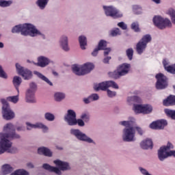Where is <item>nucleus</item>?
Listing matches in <instances>:
<instances>
[{
    "mask_svg": "<svg viewBox=\"0 0 175 175\" xmlns=\"http://www.w3.org/2000/svg\"><path fill=\"white\" fill-rule=\"evenodd\" d=\"M3 131L7 133H0V155L4 152H13L10 148H12V142L10 139H20V135L16 133V128L12 123L7 124Z\"/></svg>",
    "mask_w": 175,
    "mask_h": 175,
    "instance_id": "1",
    "label": "nucleus"
},
{
    "mask_svg": "<svg viewBox=\"0 0 175 175\" xmlns=\"http://www.w3.org/2000/svg\"><path fill=\"white\" fill-rule=\"evenodd\" d=\"M12 33H20L23 35V36H36V35H40V31H39L35 26L25 23L23 25H18L14 27L12 29Z\"/></svg>",
    "mask_w": 175,
    "mask_h": 175,
    "instance_id": "2",
    "label": "nucleus"
},
{
    "mask_svg": "<svg viewBox=\"0 0 175 175\" xmlns=\"http://www.w3.org/2000/svg\"><path fill=\"white\" fill-rule=\"evenodd\" d=\"M120 124L126 126V129L123 131V140L124 142H133L135 140V129L132 126H129L131 122L129 121H122Z\"/></svg>",
    "mask_w": 175,
    "mask_h": 175,
    "instance_id": "3",
    "label": "nucleus"
},
{
    "mask_svg": "<svg viewBox=\"0 0 175 175\" xmlns=\"http://www.w3.org/2000/svg\"><path fill=\"white\" fill-rule=\"evenodd\" d=\"M95 68L92 63H86L81 66H79L77 64L72 66V72L77 75V76H84V75H88L91 70Z\"/></svg>",
    "mask_w": 175,
    "mask_h": 175,
    "instance_id": "4",
    "label": "nucleus"
},
{
    "mask_svg": "<svg viewBox=\"0 0 175 175\" xmlns=\"http://www.w3.org/2000/svg\"><path fill=\"white\" fill-rule=\"evenodd\" d=\"M65 122L70 126L79 125V126H84V121L81 119H76V112L72 109H68L66 116L64 117Z\"/></svg>",
    "mask_w": 175,
    "mask_h": 175,
    "instance_id": "5",
    "label": "nucleus"
},
{
    "mask_svg": "<svg viewBox=\"0 0 175 175\" xmlns=\"http://www.w3.org/2000/svg\"><path fill=\"white\" fill-rule=\"evenodd\" d=\"M151 36L150 34H146L142 37V38L136 44V51L137 54L142 55L144 51H146V49H147V44L150 43L152 40Z\"/></svg>",
    "mask_w": 175,
    "mask_h": 175,
    "instance_id": "6",
    "label": "nucleus"
},
{
    "mask_svg": "<svg viewBox=\"0 0 175 175\" xmlns=\"http://www.w3.org/2000/svg\"><path fill=\"white\" fill-rule=\"evenodd\" d=\"M153 24L159 29L172 27V22L168 18H163L162 16H156L153 18Z\"/></svg>",
    "mask_w": 175,
    "mask_h": 175,
    "instance_id": "7",
    "label": "nucleus"
},
{
    "mask_svg": "<svg viewBox=\"0 0 175 175\" xmlns=\"http://www.w3.org/2000/svg\"><path fill=\"white\" fill-rule=\"evenodd\" d=\"M103 10L107 17H112V18H121L123 14L116 7L112 5H103Z\"/></svg>",
    "mask_w": 175,
    "mask_h": 175,
    "instance_id": "8",
    "label": "nucleus"
},
{
    "mask_svg": "<svg viewBox=\"0 0 175 175\" xmlns=\"http://www.w3.org/2000/svg\"><path fill=\"white\" fill-rule=\"evenodd\" d=\"M1 102L3 105L2 114L4 120H13V118L14 117V112H13L12 110L10 109V105H9L8 101H6L5 98H2L1 100Z\"/></svg>",
    "mask_w": 175,
    "mask_h": 175,
    "instance_id": "9",
    "label": "nucleus"
},
{
    "mask_svg": "<svg viewBox=\"0 0 175 175\" xmlns=\"http://www.w3.org/2000/svg\"><path fill=\"white\" fill-rule=\"evenodd\" d=\"M155 78L157 80L156 83L157 90H165V88H167V77L165 75L159 73L156 75Z\"/></svg>",
    "mask_w": 175,
    "mask_h": 175,
    "instance_id": "10",
    "label": "nucleus"
},
{
    "mask_svg": "<svg viewBox=\"0 0 175 175\" xmlns=\"http://www.w3.org/2000/svg\"><path fill=\"white\" fill-rule=\"evenodd\" d=\"M36 84L31 83L29 84V89L26 92V102L28 103H36V99L35 98V92H36Z\"/></svg>",
    "mask_w": 175,
    "mask_h": 175,
    "instance_id": "11",
    "label": "nucleus"
},
{
    "mask_svg": "<svg viewBox=\"0 0 175 175\" xmlns=\"http://www.w3.org/2000/svg\"><path fill=\"white\" fill-rule=\"evenodd\" d=\"M110 87L115 88V90H118V85L113 81L102 82L98 85H94V88L96 91H106Z\"/></svg>",
    "mask_w": 175,
    "mask_h": 175,
    "instance_id": "12",
    "label": "nucleus"
},
{
    "mask_svg": "<svg viewBox=\"0 0 175 175\" xmlns=\"http://www.w3.org/2000/svg\"><path fill=\"white\" fill-rule=\"evenodd\" d=\"M133 110L137 114H140V113L143 114H150V113L152 111V107L150 105H134Z\"/></svg>",
    "mask_w": 175,
    "mask_h": 175,
    "instance_id": "13",
    "label": "nucleus"
},
{
    "mask_svg": "<svg viewBox=\"0 0 175 175\" xmlns=\"http://www.w3.org/2000/svg\"><path fill=\"white\" fill-rule=\"evenodd\" d=\"M70 133L75 136L78 140H81V142H86L87 143H92L94 142L91 138L88 137L87 135L79 129H71Z\"/></svg>",
    "mask_w": 175,
    "mask_h": 175,
    "instance_id": "14",
    "label": "nucleus"
},
{
    "mask_svg": "<svg viewBox=\"0 0 175 175\" xmlns=\"http://www.w3.org/2000/svg\"><path fill=\"white\" fill-rule=\"evenodd\" d=\"M16 68L18 75L22 76L25 80H29V79L32 77V72L27 68H24L23 66H21L18 63L16 64Z\"/></svg>",
    "mask_w": 175,
    "mask_h": 175,
    "instance_id": "15",
    "label": "nucleus"
},
{
    "mask_svg": "<svg viewBox=\"0 0 175 175\" xmlns=\"http://www.w3.org/2000/svg\"><path fill=\"white\" fill-rule=\"evenodd\" d=\"M166 125H167V121L165 120H157L156 122H152L150 124V128L151 129H163Z\"/></svg>",
    "mask_w": 175,
    "mask_h": 175,
    "instance_id": "16",
    "label": "nucleus"
},
{
    "mask_svg": "<svg viewBox=\"0 0 175 175\" xmlns=\"http://www.w3.org/2000/svg\"><path fill=\"white\" fill-rule=\"evenodd\" d=\"M106 49H107V42L105 40H100L98 42V47L92 53V55H93V57H96L99 51L106 50Z\"/></svg>",
    "mask_w": 175,
    "mask_h": 175,
    "instance_id": "17",
    "label": "nucleus"
},
{
    "mask_svg": "<svg viewBox=\"0 0 175 175\" xmlns=\"http://www.w3.org/2000/svg\"><path fill=\"white\" fill-rule=\"evenodd\" d=\"M27 131H31V129H36V128H39L40 129H42L44 132L49 130L47 126H44V124L42 123H36V124H32L29 122L26 123Z\"/></svg>",
    "mask_w": 175,
    "mask_h": 175,
    "instance_id": "18",
    "label": "nucleus"
},
{
    "mask_svg": "<svg viewBox=\"0 0 175 175\" xmlns=\"http://www.w3.org/2000/svg\"><path fill=\"white\" fill-rule=\"evenodd\" d=\"M118 70L120 71L122 76H125V75L129 73V70H131V65L127 63H124L118 67Z\"/></svg>",
    "mask_w": 175,
    "mask_h": 175,
    "instance_id": "19",
    "label": "nucleus"
},
{
    "mask_svg": "<svg viewBox=\"0 0 175 175\" xmlns=\"http://www.w3.org/2000/svg\"><path fill=\"white\" fill-rule=\"evenodd\" d=\"M53 163L56 165V166H58V167L60 169V170H69L70 169V167L69 166V163L65 161H62L60 160H55L53 161Z\"/></svg>",
    "mask_w": 175,
    "mask_h": 175,
    "instance_id": "20",
    "label": "nucleus"
},
{
    "mask_svg": "<svg viewBox=\"0 0 175 175\" xmlns=\"http://www.w3.org/2000/svg\"><path fill=\"white\" fill-rule=\"evenodd\" d=\"M42 167L45 170H48L49 172H52L53 173H55L56 174H58V175L62 174L60 169H59L57 167H53V166L50 165L49 164L44 163L42 165Z\"/></svg>",
    "mask_w": 175,
    "mask_h": 175,
    "instance_id": "21",
    "label": "nucleus"
},
{
    "mask_svg": "<svg viewBox=\"0 0 175 175\" xmlns=\"http://www.w3.org/2000/svg\"><path fill=\"white\" fill-rule=\"evenodd\" d=\"M49 64H50V60H49L47 57L41 56L38 58V63H37L38 66H40V68H44L47 66Z\"/></svg>",
    "mask_w": 175,
    "mask_h": 175,
    "instance_id": "22",
    "label": "nucleus"
},
{
    "mask_svg": "<svg viewBox=\"0 0 175 175\" xmlns=\"http://www.w3.org/2000/svg\"><path fill=\"white\" fill-rule=\"evenodd\" d=\"M141 148L143 150H148V148H152V140L150 139H146L144 141H142L140 144Z\"/></svg>",
    "mask_w": 175,
    "mask_h": 175,
    "instance_id": "23",
    "label": "nucleus"
},
{
    "mask_svg": "<svg viewBox=\"0 0 175 175\" xmlns=\"http://www.w3.org/2000/svg\"><path fill=\"white\" fill-rule=\"evenodd\" d=\"M38 153L40 155H44L45 157H52L53 152L50 150V149L46 147L39 148L38 149Z\"/></svg>",
    "mask_w": 175,
    "mask_h": 175,
    "instance_id": "24",
    "label": "nucleus"
},
{
    "mask_svg": "<svg viewBox=\"0 0 175 175\" xmlns=\"http://www.w3.org/2000/svg\"><path fill=\"white\" fill-rule=\"evenodd\" d=\"M164 106H174L175 105V96L170 95L163 102Z\"/></svg>",
    "mask_w": 175,
    "mask_h": 175,
    "instance_id": "25",
    "label": "nucleus"
},
{
    "mask_svg": "<svg viewBox=\"0 0 175 175\" xmlns=\"http://www.w3.org/2000/svg\"><path fill=\"white\" fill-rule=\"evenodd\" d=\"M22 81L23 80L20 77L15 76L13 78L12 83L18 92H19L18 87H20Z\"/></svg>",
    "mask_w": 175,
    "mask_h": 175,
    "instance_id": "26",
    "label": "nucleus"
},
{
    "mask_svg": "<svg viewBox=\"0 0 175 175\" xmlns=\"http://www.w3.org/2000/svg\"><path fill=\"white\" fill-rule=\"evenodd\" d=\"M79 42L81 50H85V46H87V38L84 36H80Z\"/></svg>",
    "mask_w": 175,
    "mask_h": 175,
    "instance_id": "27",
    "label": "nucleus"
},
{
    "mask_svg": "<svg viewBox=\"0 0 175 175\" xmlns=\"http://www.w3.org/2000/svg\"><path fill=\"white\" fill-rule=\"evenodd\" d=\"M61 46L64 51H68L69 47L68 46V37L63 36L60 40Z\"/></svg>",
    "mask_w": 175,
    "mask_h": 175,
    "instance_id": "28",
    "label": "nucleus"
},
{
    "mask_svg": "<svg viewBox=\"0 0 175 175\" xmlns=\"http://www.w3.org/2000/svg\"><path fill=\"white\" fill-rule=\"evenodd\" d=\"M109 77H111V79H115L116 80L117 79H120L122 75L120 70H118V68H117V70L109 72Z\"/></svg>",
    "mask_w": 175,
    "mask_h": 175,
    "instance_id": "29",
    "label": "nucleus"
},
{
    "mask_svg": "<svg viewBox=\"0 0 175 175\" xmlns=\"http://www.w3.org/2000/svg\"><path fill=\"white\" fill-rule=\"evenodd\" d=\"M35 75H36L38 76V77L41 79V80H43V81H45V83H46L49 85H53V83H51V81H50L49 78L46 77V76L43 75L42 73H40L39 72H36Z\"/></svg>",
    "mask_w": 175,
    "mask_h": 175,
    "instance_id": "30",
    "label": "nucleus"
},
{
    "mask_svg": "<svg viewBox=\"0 0 175 175\" xmlns=\"http://www.w3.org/2000/svg\"><path fill=\"white\" fill-rule=\"evenodd\" d=\"M3 174L4 175L9 174L10 173H12V171L13 170V167H10V165L5 164L3 165L2 167Z\"/></svg>",
    "mask_w": 175,
    "mask_h": 175,
    "instance_id": "31",
    "label": "nucleus"
},
{
    "mask_svg": "<svg viewBox=\"0 0 175 175\" xmlns=\"http://www.w3.org/2000/svg\"><path fill=\"white\" fill-rule=\"evenodd\" d=\"M49 3V0H38L37 5L40 8V9L43 10Z\"/></svg>",
    "mask_w": 175,
    "mask_h": 175,
    "instance_id": "32",
    "label": "nucleus"
},
{
    "mask_svg": "<svg viewBox=\"0 0 175 175\" xmlns=\"http://www.w3.org/2000/svg\"><path fill=\"white\" fill-rule=\"evenodd\" d=\"M62 99H65V94L61 92H57L55 94V100L57 102H61Z\"/></svg>",
    "mask_w": 175,
    "mask_h": 175,
    "instance_id": "33",
    "label": "nucleus"
},
{
    "mask_svg": "<svg viewBox=\"0 0 175 175\" xmlns=\"http://www.w3.org/2000/svg\"><path fill=\"white\" fill-rule=\"evenodd\" d=\"M167 14L170 16L172 22L175 25V10L172 8H170L167 11Z\"/></svg>",
    "mask_w": 175,
    "mask_h": 175,
    "instance_id": "34",
    "label": "nucleus"
},
{
    "mask_svg": "<svg viewBox=\"0 0 175 175\" xmlns=\"http://www.w3.org/2000/svg\"><path fill=\"white\" fill-rule=\"evenodd\" d=\"M165 113L167 116V117H170V118H172V120H175V111L165 109Z\"/></svg>",
    "mask_w": 175,
    "mask_h": 175,
    "instance_id": "35",
    "label": "nucleus"
},
{
    "mask_svg": "<svg viewBox=\"0 0 175 175\" xmlns=\"http://www.w3.org/2000/svg\"><path fill=\"white\" fill-rule=\"evenodd\" d=\"M12 3H13L12 1H0L1 8H8V6H10Z\"/></svg>",
    "mask_w": 175,
    "mask_h": 175,
    "instance_id": "36",
    "label": "nucleus"
},
{
    "mask_svg": "<svg viewBox=\"0 0 175 175\" xmlns=\"http://www.w3.org/2000/svg\"><path fill=\"white\" fill-rule=\"evenodd\" d=\"M131 29L135 32H140V27H139V23L133 22L131 24Z\"/></svg>",
    "mask_w": 175,
    "mask_h": 175,
    "instance_id": "37",
    "label": "nucleus"
},
{
    "mask_svg": "<svg viewBox=\"0 0 175 175\" xmlns=\"http://www.w3.org/2000/svg\"><path fill=\"white\" fill-rule=\"evenodd\" d=\"M126 54L129 59L132 61V59L133 58V49L132 48L128 49L126 51Z\"/></svg>",
    "mask_w": 175,
    "mask_h": 175,
    "instance_id": "38",
    "label": "nucleus"
},
{
    "mask_svg": "<svg viewBox=\"0 0 175 175\" xmlns=\"http://www.w3.org/2000/svg\"><path fill=\"white\" fill-rule=\"evenodd\" d=\"M165 70L168 72V73H172V75H175V64L168 66L165 68Z\"/></svg>",
    "mask_w": 175,
    "mask_h": 175,
    "instance_id": "39",
    "label": "nucleus"
},
{
    "mask_svg": "<svg viewBox=\"0 0 175 175\" xmlns=\"http://www.w3.org/2000/svg\"><path fill=\"white\" fill-rule=\"evenodd\" d=\"M7 100H8V102H12V103H17L18 102V96H8Z\"/></svg>",
    "mask_w": 175,
    "mask_h": 175,
    "instance_id": "40",
    "label": "nucleus"
},
{
    "mask_svg": "<svg viewBox=\"0 0 175 175\" xmlns=\"http://www.w3.org/2000/svg\"><path fill=\"white\" fill-rule=\"evenodd\" d=\"M133 10L135 14H142V7L140 5H133Z\"/></svg>",
    "mask_w": 175,
    "mask_h": 175,
    "instance_id": "41",
    "label": "nucleus"
},
{
    "mask_svg": "<svg viewBox=\"0 0 175 175\" xmlns=\"http://www.w3.org/2000/svg\"><path fill=\"white\" fill-rule=\"evenodd\" d=\"M44 116L47 121H54L55 118V116L51 113H46Z\"/></svg>",
    "mask_w": 175,
    "mask_h": 175,
    "instance_id": "42",
    "label": "nucleus"
},
{
    "mask_svg": "<svg viewBox=\"0 0 175 175\" xmlns=\"http://www.w3.org/2000/svg\"><path fill=\"white\" fill-rule=\"evenodd\" d=\"M121 31H120V29L116 28L114 30L111 31V36H117V35H120Z\"/></svg>",
    "mask_w": 175,
    "mask_h": 175,
    "instance_id": "43",
    "label": "nucleus"
},
{
    "mask_svg": "<svg viewBox=\"0 0 175 175\" xmlns=\"http://www.w3.org/2000/svg\"><path fill=\"white\" fill-rule=\"evenodd\" d=\"M0 77L2 79H8V75L4 72L3 68H2V66H0Z\"/></svg>",
    "mask_w": 175,
    "mask_h": 175,
    "instance_id": "44",
    "label": "nucleus"
},
{
    "mask_svg": "<svg viewBox=\"0 0 175 175\" xmlns=\"http://www.w3.org/2000/svg\"><path fill=\"white\" fill-rule=\"evenodd\" d=\"M81 118L82 120H84L85 121V122H87L88 121H90V115L88 113H82Z\"/></svg>",
    "mask_w": 175,
    "mask_h": 175,
    "instance_id": "45",
    "label": "nucleus"
},
{
    "mask_svg": "<svg viewBox=\"0 0 175 175\" xmlns=\"http://www.w3.org/2000/svg\"><path fill=\"white\" fill-rule=\"evenodd\" d=\"M118 26H119L120 28H121L122 29H124V30H125L128 28V27L126 26V25L124 22L118 23Z\"/></svg>",
    "mask_w": 175,
    "mask_h": 175,
    "instance_id": "46",
    "label": "nucleus"
},
{
    "mask_svg": "<svg viewBox=\"0 0 175 175\" xmlns=\"http://www.w3.org/2000/svg\"><path fill=\"white\" fill-rule=\"evenodd\" d=\"M90 99H91L92 102V100H98V99H99V96L96 94H93L90 96Z\"/></svg>",
    "mask_w": 175,
    "mask_h": 175,
    "instance_id": "47",
    "label": "nucleus"
},
{
    "mask_svg": "<svg viewBox=\"0 0 175 175\" xmlns=\"http://www.w3.org/2000/svg\"><path fill=\"white\" fill-rule=\"evenodd\" d=\"M107 95L109 98H113V96H116V92L111 91L110 90H107Z\"/></svg>",
    "mask_w": 175,
    "mask_h": 175,
    "instance_id": "48",
    "label": "nucleus"
},
{
    "mask_svg": "<svg viewBox=\"0 0 175 175\" xmlns=\"http://www.w3.org/2000/svg\"><path fill=\"white\" fill-rule=\"evenodd\" d=\"M163 65L164 69H166V68L169 66V62L166 59H164L163 60Z\"/></svg>",
    "mask_w": 175,
    "mask_h": 175,
    "instance_id": "49",
    "label": "nucleus"
},
{
    "mask_svg": "<svg viewBox=\"0 0 175 175\" xmlns=\"http://www.w3.org/2000/svg\"><path fill=\"white\" fill-rule=\"evenodd\" d=\"M111 59V57H106L105 58H104V59L103 60V62L104 64H109V61Z\"/></svg>",
    "mask_w": 175,
    "mask_h": 175,
    "instance_id": "50",
    "label": "nucleus"
},
{
    "mask_svg": "<svg viewBox=\"0 0 175 175\" xmlns=\"http://www.w3.org/2000/svg\"><path fill=\"white\" fill-rule=\"evenodd\" d=\"M104 55L106 57V55H109V53L110 51H111V49L110 48H106V49H104Z\"/></svg>",
    "mask_w": 175,
    "mask_h": 175,
    "instance_id": "51",
    "label": "nucleus"
},
{
    "mask_svg": "<svg viewBox=\"0 0 175 175\" xmlns=\"http://www.w3.org/2000/svg\"><path fill=\"white\" fill-rule=\"evenodd\" d=\"M137 132L141 136L143 135V130L140 127H136L135 128Z\"/></svg>",
    "mask_w": 175,
    "mask_h": 175,
    "instance_id": "52",
    "label": "nucleus"
},
{
    "mask_svg": "<svg viewBox=\"0 0 175 175\" xmlns=\"http://www.w3.org/2000/svg\"><path fill=\"white\" fill-rule=\"evenodd\" d=\"M83 102L86 104L90 103V102H92V100H91V98H90V96L88 98H85L83 99Z\"/></svg>",
    "mask_w": 175,
    "mask_h": 175,
    "instance_id": "53",
    "label": "nucleus"
},
{
    "mask_svg": "<svg viewBox=\"0 0 175 175\" xmlns=\"http://www.w3.org/2000/svg\"><path fill=\"white\" fill-rule=\"evenodd\" d=\"M27 167H29V169H33V164H32V163H28L27 164Z\"/></svg>",
    "mask_w": 175,
    "mask_h": 175,
    "instance_id": "54",
    "label": "nucleus"
},
{
    "mask_svg": "<svg viewBox=\"0 0 175 175\" xmlns=\"http://www.w3.org/2000/svg\"><path fill=\"white\" fill-rule=\"evenodd\" d=\"M133 99L134 100H137V102H140V98L137 96H134Z\"/></svg>",
    "mask_w": 175,
    "mask_h": 175,
    "instance_id": "55",
    "label": "nucleus"
},
{
    "mask_svg": "<svg viewBox=\"0 0 175 175\" xmlns=\"http://www.w3.org/2000/svg\"><path fill=\"white\" fill-rule=\"evenodd\" d=\"M24 127L23 126H19V127H17L16 130L20 132V131H24Z\"/></svg>",
    "mask_w": 175,
    "mask_h": 175,
    "instance_id": "56",
    "label": "nucleus"
},
{
    "mask_svg": "<svg viewBox=\"0 0 175 175\" xmlns=\"http://www.w3.org/2000/svg\"><path fill=\"white\" fill-rule=\"evenodd\" d=\"M155 3H161V0H152Z\"/></svg>",
    "mask_w": 175,
    "mask_h": 175,
    "instance_id": "57",
    "label": "nucleus"
},
{
    "mask_svg": "<svg viewBox=\"0 0 175 175\" xmlns=\"http://www.w3.org/2000/svg\"><path fill=\"white\" fill-rule=\"evenodd\" d=\"M53 75H55V76H58V73H57L55 72H53Z\"/></svg>",
    "mask_w": 175,
    "mask_h": 175,
    "instance_id": "58",
    "label": "nucleus"
}]
</instances>
